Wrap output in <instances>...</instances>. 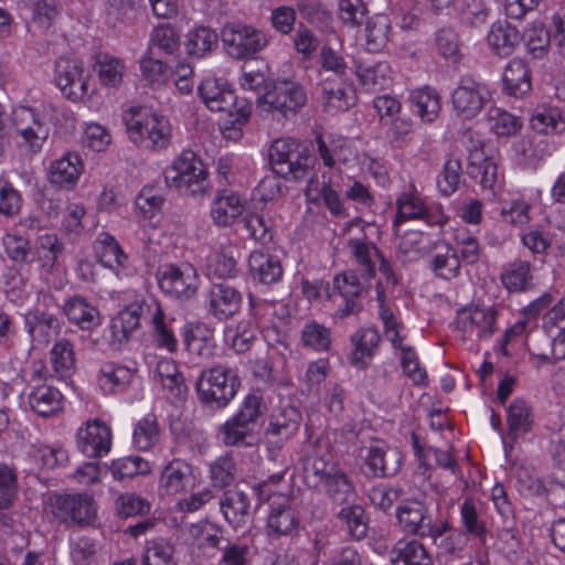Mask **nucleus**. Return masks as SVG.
Wrapping results in <instances>:
<instances>
[{
  "instance_id": "1",
  "label": "nucleus",
  "mask_w": 565,
  "mask_h": 565,
  "mask_svg": "<svg viewBox=\"0 0 565 565\" xmlns=\"http://www.w3.org/2000/svg\"><path fill=\"white\" fill-rule=\"evenodd\" d=\"M269 160L276 174L294 181L303 179L316 163L309 146L290 137L273 141Z\"/></svg>"
},
{
  "instance_id": "2",
  "label": "nucleus",
  "mask_w": 565,
  "mask_h": 565,
  "mask_svg": "<svg viewBox=\"0 0 565 565\" xmlns=\"http://www.w3.org/2000/svg\"><path fill=\"white\" fill-rule=\"evenodd\" d=\"M241 385L234 370L223 364L202 370L195 382L199 401L212 408H224L237 394Z\"/></svg>"
},
{
  "instance_id": "3",
  "label": "nucleus",
  "mask_w": 565,
  "mask_h": 565,
  "mask_svg": "<svg viewBox=\"0 0 565 565\" xmlns=\"http://www.w3.org/2000/svg\"><path fill=\"white\" fill-rule=\"evenodd\" d=\"M129 139L139 146L161 150L171 141V126L163 116L132 108L124 115Z\"/></svg>"
},
{
  "instance_id": "4",
  "label": "nucleus",
  "mask_w": 565,
  "mask_h": 565,
  "mask_svg": "<svg viewBox=\"0 0 565 565\" xmlns=\"http://www.w3.org/2000/svg\"><path fill=\"white\" fill-rule=\"evenodd\" d=\"M168 186L175 188L184 195H204L209 189L207 171L199 156L192 150H184L166 170Z\"/></svg>"
},
{
  "instance_id": "5",
  "label": "nucleus",
  "mask_w": 565,
  "mask_h": 565,
  "mask_svg": "<svg viewBox=\"0 0 565 565\" xmlns=\"http://www.w3.org/2000/svg\"><path fill=\"white\" fill-rule=\"evenodd\" d=\"M307 103L303 86L295 81L279 79L266 85L259 106L278 120L295 117Z\"/></svg>"
},
{
  "instance_id": "6",
  "label": "nucleus",
  "mask_w": 565,
  "mask_h": 565,
  "mask_svg": "<svg viewBox=\"0 0 565 565\" xmlns=\"http://www.w3.org/2000/svg\"><path fill=\"white\" fill-rule=\"evenodd\" d=\"M221 39L227 55L235 60L259 53L269 42L264 31L241 22L226 23L222 28Z\"/></svg>"
},
{
  "instance_id": "7",
  "label": "nucleus",
  "mask_w": 565,
  "mask_h": 565,
  "mask_svg": "<svg viewBox=\"0 0 565 565\" xmlns=\"http://www.w3.org/2000/svg\"><path fill=\"white\" fill-rule=\"evenodd\" d=\"M498 310L494 306H470L457 311L456 326L465 341H482L497 331Z\"/></svg>"
},
{
  "instance_id": "8",
  "label": "nucleus",
  "mask_w": 565,
  "mask_h": 565,
  "mask_svg": "<svg viewBox=\"0 0 565 565\" xmlns=\"http://www.w3.org/2000/svg\"><path fill=\"white\" fill-rule=\"evenodd\" d=\"M49 505L53 516L68 525H86L96 516L94 499L88 494H52Z\"/></svg>"
},
{
  "instance_id": "9",
  "label": "nucleus",
  "mask_w": 565,
  "mask_h": 565,
  "mask_svg": "<svg viewBox=\"0 0 565 565\" xmlns=\"http://www.w3.org/2000/svg\"><path fill=\"white\" fill-rule=\"evenodd\" d=\"M158 286L162 292L175 299H190L198 290V276L188 263L166 264L157 271Z\"/></svg>"
},
{
  "instance_id": "10",
  "label": "nucleus",
  "mask_w": 565,
  "mask_h": 565,
  "mask_svg": "<svg viewBox=\"0 0 565 565\" xmlns=\"http://www.w3.org/2000/svg\"><path fill=\"white\" fill-rule=\"evenodd\" d=\"M363 472L369 478H391L397 475L403 462V455L396 447L384 441L365 447Z\"/></svg>"
},
{
  "instance_id": "11",
  "label": "nucleus",
  "mask_w": 565,
  "mask_h": 565,
  "mask_svg": "<svg viewBox=\"0 0 565 565\" xmlns=\"http://www.w3.org/2000/svg\"><path fill=\"white\" fill-rule=\"evenodd\" d=\"M490 102L486 85L471 77H462L451 94V103L457 115L463 119L476 117Z\"/></svg>"
},
{
  "instance_id": "12",
  "label": "nucleus",
  "mask_w": 565,
  "mask_h": 565,
  "mask_svg": "<svg viewBox=\"0 0 565 565\" xmlns=\"http://www.w3.org/2000/svg\"><path fill=\"white\" fill-rule=\"evenodd\" d=\"M54 79L63 94L73 102L87 95L88 86L84 63L77 57L62 56L55 62Z\"/></svg>"
},
{
  "instance_id": "13",
  "label": "nucleus",
  "mask_w": 565,
  "mask_h": 565,
  "mask_svg": "<svg viewBox=\"0 0 565 565\" xmlns=\"http://www.w3.org/2000/svg\"><path fill=\"white\" fill-rule=\"evenodd\" d=\"M111 438V430L105 423L87 420L77 430V448L88 458H102L110 451Z\"/></svg>"
},
{
  "instance_id": "14",
  "label": "nucleus",
  "mask_w": 565,
  "mask_h": 565,
  "mask_svg": "<svg viewBox=\"0 0 565 565\" xmlns=\"http://www.w3.org/2000/svg\"><path fill=\"white\" fill-rule=\"evenodd\" d=\"M396 518L404 532L426 539L436 524L429 508L419 500H405L396 508Z\"/></svg>"
},
{
  "instance_id": "15",
  "label": "nucleus",
  "mask_w": 565,
  "mask_h": 565,
  "mask_svg": "<svg viewBox=\"0 0 565 565\" xmlns=\"http://www.w3.org/2000/svg\"><path fill=\"white\" fill-rule=\"evenodd\" d=\"M507 435L502 436L505 452L512 450L519 438L532 431L535 424L533 407L525 399H513L507 409Z\"/></svg>"
},
{
  "instance_id": "16",
  "label": "nucleus",
  "mask_w": 565,
  "mask_h": 565,
  "mask_svg": "<svg viewBox=\"0 0 565 565\" xmlns=\"http://www.w3.org/2000/svg\"><path fill=\"white\" fill-rule=\"evenodd\" d=\"M13 124L17 134L23 139L21 145L29 147L32 152L39 151L49 135L40 114L33 108L20 107L13 113Z\"/></svg>"
},
{
  "instance_id": "17",
  "label": "nucleus",
  "mask_w": 565,
  "mask_h": 565,
  "mask_svg": "<svg viewBox=\"0 0 565 565\" xmlns=\"http://www.w3.org/2000/svg\"><path fill=\"white\" fill-rule=\"evenodd\" d=\"M321 93V105L326 113L335 115L347 111L355 104L352 86L345 78L329 79L318 83Z\"/></svg>"
},
{
  "instance_id": "18",
  "label": "nucleus",
  "mask_w": 565,
  "mask_h": 565,
  "mask_svg": "<svg viewBox=\"0 0 565 565\" xmlns=\"http://www.w3.org/2000/svg\"><path fill=\"white\" fill-rule=\"evenodd\" d=\"M241 303V292L227 284H215L205 294L206 309L218 320L234 316L239 310Z\"/></svg>"
},
{
  "instance_id": "19",
  "label": "nucleus",
  "mask_w": 565,
  "mask_h": 565,
  "mask_svg": "<svg viewBox=\"0 0 565 565\" xmlns=\"http://www.w3.org/2000/svg\"><path fill=\"white\" fill-rule=\"evenodd\" d=\"M300 412L292 405L280 406L274 411L265 434L270 444L280 447L299 428Z\"/></svg>"
},
{
  "instance_id": "20",
  "label": "nucleus",
  "mask_w": 565,
  "mask_h": 565,
  "mask_svg": "<svg viewBox=\"0 0 565 565\" xmlns=\"http://www.w3.org/2000/svg\"><path fill=\"white\" fill-rule=\"evenodd\" d=\"M277 505L271 504L266 521V532L270 537L292 536L298 533L299 520L290 508V498L286 494L278 495Z\"/></svg>"
},
{
  "instance_id": "21",
  "label": "nucleus",
  "mask_w": 565,
  "mask_h": 565,
  "mask_svg": "<svg viewBox=\"0 0 565 565\" xmlns=\"http://www.w3.org/2000/svg\"><path fill=\"white\" fill-rule=\"evenodd\" d=\"M154 307L151 301H135L125 307L118 316L113 319L110 330L114 339L118 342L127 341L129 335L139 328L141 319H150Z\"/></svg>"
},
{
  "instance_id": "22",
  "label": "nucleus",
  "mask_w": 565,
  "mask_h": 565,
  "mask_svg": "<svg viewBox=\"0 0 565 565\" xmlns=\"http://www.w3.org/2000/svg\"><path fill=\"white\" fill-rule=\"evenodd\" d=\"M83 169L84 166L79 154L68 152L51 162L47 178L52 184L71 190L76 185Z\"/></svg>"
},
{
  "instance_id": "23",
  "label": "nucleus",
  "mask_w": 565,
  "mask_h": 565,
  "mask_svg": "<svg viewBox=\"0 0 565 565\" xmlns=\"http://www.w3.org/2000/svg\"><path fill=\"white\" fill-rule=\"evenodd\" d=\"M467 173L482 189L494 190L498 182V164L493 157L486 154L483 146L475 147L469 152Z\"/></svg>"
},
{
  "instance_id": "24",
  "label": "nucleus",
  "mask_w": 565,
  "mask_h": 565,
  "mask_svg": "<svg viewBox=\"0 0 565 565\" xmlns=\"http://www.w3.org/2000/svg\"><path fill=\"white\" fill-rule=\"evenodd\" d=\"M355 72L362 87L370 93L387 89L393 82L392 68L385 61L375 63L356 61Z\"/></svg>"
},
{
  "instance_id": "25",
  "label": "nucleus",
  "mask_w": 565,
  "mask_h": 565,
  "mask_svg": "<svg viewBox=\"0 0 565 565\" xmlns=\"http://www.w3.org/2000/svg\"><path fill=\"white\" fill-rule=\"evenodd\" d=\"M220 508L230 524L235 527L242 526L249 519V494L238 487L226 490L220 499Z\"/></svg>"
},
{
  "instance_id": "26",
  "label": "nucleus",
  "mask_w": 565,
  "mask_h": 565,
  "mask_svg": "<svg viewBox=\"0 0 565 565\" xmlns=\"http://www.w3.org/2000/svg\"><path fill=\"white\" fill-rule=\"evenodd\" d=\"M192 468L182 460H172L161 471L159 480L160 495H174L185 491L192 484Z\"/></svg>"
},
{
  "instance_id": "27",
  "label": "nucleus",
  "mask_w": 565,
  "mask_h": 565,
  "mask_svg": "<svg viewBox=\"0 0 565 565\" xmlns=\"http://www.w3.org/2000/svg\"><path fill=\"white\" fill-rule=\"evenodd\" d=\"M28 404L32 412L41 417L53 416L63 409V395L54 386L41 384L31 387Z\"/></svg>"
},
{
  "instance_id": "28",
  "label": "nucleus",
  "mask_w": 565,
  "mask_h": 565,
  "mask_svg": "<svg viewBox=\"0 0 565 565\" xmlns=\"http://www.w3.org/2000/svg\"><path fill=\"white\" fill-rule=\"evenodd\" d=\"M248 271L254 280L263 285L278 282L284 274L280 260L262 250H254L249 255Z\"/></svg>"
},
{
  "instance_id": "29",
  "label": "nucleus",
  "mask_w": 565,
  "mask_h": 565,
  "mask_svg": "<svg viewBox=\"0 0 565 565\" xmlns=\"http://www.w3.org/2000/svg\"><path fill=\"white\" fill-rule=\"evenodd\" d=\"M205 106L212 111H224L233 106L234 92L221 78H205L198 88Z\"/></svg>"
},
{
  "instance_id": "30",
  "label": "nucleus",
  "mask_w": 565,
  "mask_h": 565,
  "mask_svg": "<svg viewBox=\"0 0 565 565\" xmlns=\"http://www.w3.org/2000/svg\"><path fill=\"white\" fill-rule=\"evenodd\" d=\"M63 311L70 322L82 330L92 331L100 324L99 310L83 296L71 297L64 303Z\"/></svg>"
},
{
  "instance_id": "31",
  "label": "nucleus",
  "mask_w": 565,
  "mask_h": 565,
  "mask_svg": "<svg viewBox=\"0 0 565 565\" xmlns=\"http://www.w3.org/2000/svg\"><path fill=\"white\" fill-rule=\"evenodd\" d=\"M351 341L354 350L349 355L350 363L360 370L369 366V361L375 354L380 344L381 335L375 328H365L358 330L352 337Z\"/></svg>"
},
{
  "instance_id": "32",
  "label": "nucleus",
  "mask_w": 565,
  "mask_h": 565,
  "mask_svg": "<svg viewBox=\"0 0 565 565\" xmlns=\"http://www.w3.org/2000/svg\"><path fill=\"white\" fill-rule=\"evenodd\" d=\"M500 281L509 292H523L533 287L532 265L527 260L514 259L503 266Z\"/></svg>"
},
{
  "instance_id": "33",
  "label": "nucleus",
  "mask_w": 565,
  "mask_h": 565,
  "mask_svg": "<svg viewBox=\"0 0 565 565\" xmlns=\"http://www.w3.org/2000/svg\"><path fill=\"white\" fill-rule=\"evenodd\" d=\"M532 88L531 72L521 58L509 62L503 72V90L514 97H523Z\"/></svg>"
},
{
  "instance_id": "34",
  "label": "nucleus",
  "mask_w": 565,
  "mask_h": 565,
  "mask_svg": "<svg viewBox=\"0 0 565 565\" xmlns=\"http://www.w3.org/2000/svg\"><path fill=\"white\" fill-rule=\"evenodd\" d=\"M411 218H423L430 225L443 226L447 223L448 217L440 212H434L423 205L420 200L416 198L405 196L397 201V215L394 225Z\"/></svg>"
},
{
  "instance_id": "35",
  "label": "nucleus",
  "mask_w": 565,
  "mask_h": 565,
  "mask_svg": "<svg viewBox=\"0 0 565 565\" xmlns=\"http://www.w3.org/2000/svg\"><path fill=\"white\" fill-rule=\"evenodd\" d=\"M487 40L497 55L508 57L514 52L522 38L515 26L508 22H497L492 24Z\"/></svg>"
},
{
  "instance_id": "36",
  "label": "nucleus",
  "mask_w": 565,
  "mask_h": 565,
  "mask_svg": "<svg viewBox=\"0 0 565 565\" xmlns=\"http://www.w3.org/2000/svg\"><path fill=\"white\" fill-rule=\"evenodd\" d=\"M306 195L310 201L323 200L324 205L333 216H348L347 209L340 198V193L333 188L331 181L320 182L318 179L311 178L306 189Z\"/></svg>"
},
{
  "instance_id": "37",
  "label": "nucleus",
  "mask_w": 565,
  "mask_h": 565,
  "mask_svg": "<svg viewBox=\"0 0 565 565\" xmlns=\"http://www.w3.org/2000/svg\"><path fill=\"white\" fill-rule=\"evenodd\" d=\"M348 246L359 266L361 277L365 282H370L376 275L375 263L383 254L374 244L358 238L349 239Z\"/></svg>"
},
{
  "instance_id": "38",
  "label": "nucleus",
  "mask_w": 565,
  "mask_h": 565,
  "mask_svg": "<svg viewBox=\"0 0 565 565\" xmlns=\"http://www.w3.org/2000/svg\"><path fill=\"white\" fill-rule=\"evenodd\" d=\"M94 252L98 262L107 268H125L128 256L124 253L116 238L108 233H100L95 243Z\"/></svg>"
},
{
  "instance_id": "39",
  "label": "nucleus",
  "mask_w": 565,
  "mask_h": 565,
  "mask_svg": "<svg viewBox=\"0 0 565 565\" xmlns=\"http://www.w3.org/2000/svg\"><path fill=\"white\" fill-rule=\"evenodd\" d=\"M392 565H433L425 546L416 540H399L391 552Z\"/></svg>"
},
{
  "instance_id": "40",
  "label": "nucleus",
  "mask_w": 565,
  "mask_h": 565,
  "mask_svg": "<svg viewBox=\"0 0 565 565\" xmlns=\"http://www.w3.org/2000/svg\"><path fill=\"white\" fill-rule=\"evenodd\" d=\"M243 211L244 204L239 195L223 191L213 200L211 216L216 225L228 226L242 215Z\"/></svg>"
},
{
  "instance_id": "41",
  "label": "nucleus",
  "mask_w": 565,
  "mask_h": 565,
  "mask_svg": "<svg viewBox=\"0 0 565 565\" xmlns=\"http://www.w3.org/2000/svg\"><path fill=\"white\" fill-rule=\"evenodd\" d=\"M426 539L433 541L440 555H449L462 550V534L452 530L449 522L444 519H436V524Z\"/></svg>"
},
{
  "instance_id": "42",
  "label": "nucleus",
  "mask_w": 565,
  "mask_h": 565,
  "mask_svg": "<svg viewBox=\"0 0 565 565\" xmlns=\"http://www.w3.org/2000/svg\"><path fill=\"white\" fill-rule=\"evenodd\" d=\"M439 252L433 257L430 267L443 279H452L459 275L460 259L457 249L445 242L434 245Z\"/></svg>"
},
{
  "instance_id": "43",
  "label": "nucleus",
  "mask_w": 565,
  "mask_h": 565,
  "mask_svg": "<svg viewBox=\"0 0 565 565\" xmlns=\"http://www.w3.org/2000/svg\"><path fill=\"white\" fill-rule=\"evenodd\" d=\"M218 43L217 33L207 26H199L190 30L184 43L185 51L190 56L201 58L211 53Z\"/></svg>"
},
{
  "instance_id": "44",
  "label": "nucleus",
  "mask_w": 565,
  "mask_h": 565,
  "mask_svg": "<svg viewBox=\"0 0 565 565\" xmlns=\"http://www.w3.org/2000/svg\"><path fill=\"white\" fill-rule=\"evenodd\" d=\"M25 328L33 341L47 343L57 333L60 322L56 317L46 312H34L25 317Z\"/></svg>"
},
{
  "instance_id": "45",
  "label": "nucleus",
  "mask_w": 565,
  "mask_h": 565,
  "mask_svg": "<svg viewBox=\"0 0 565 565\" xmlns=\"http://www.w3.org/2000/svg\"><path fill=\"white\" fill-rule=\"evenodd\" d=\"M460 518L466 533L477 539L480 544L486 545L490 531L481 512L478 511L471 499H466L461 503Z\"/></svg>"
},
{
  "instance_id": "46",
  "label": "nucleus",
  "mask_w": 565,
  "mask_h": 565,
  "mask_svg": "<svg viewBox=\"0 0 565 565\" xmlns=\"http://www.w3.org/2000/svg\"><path fill=\"white\" fill-rule=\"evenodd\" d=\"M327 495L337 504H344L354 497V486L348 475L341 470H331V475L321 483Z\"/></svg>"
},
{
  "instance_id": "47",
  "label": "nucleus",
  "mask_w": 565,
  "mask_h": 565,
  "mask_svg": "<svg viewBox=\"0 0 565 565\" xmlns=\"http://www.w3.org/2000/svg\"><path fill=\"white\" fill-rule=\"evenodd\" d=\"M338 519L347 526L348 534L355 541H361L367 535L369 525L365 510L360 504H351L342 508Z\"/></svg>"
},
{
  "instance_id": "48",
  "label": "nucleus",
  "mask_w": 565,
  "mask_h": 565,
  "mask_svg": "<svg viewBox=\"0 0 565 565\" xmlns=\"http://www.w3.org/2000/svg\"><path fill=\"white\" fill-rule=\"evenodd\" d=\"M132 438L135 446L139 450H149L152 448L160 438V427L157 415L149 413L140 419L135 426Z\"/></svg>"
},
{
  "instance_id": "49",
  "label": "nucleus",
  "mask_w": 565,
  "mask_h": 565,
  "mask_svg": "<svg viewBox=\"0 0 565 565\" xmlns=\"http://www.w3.org/2000/svg\"><path fill=\"white\" fill-rule=\"evenodd\" d=\"M151 307H154L149 321L153 327V334L159 347L167 349L169 352H175L178 341L171 328L164 322V312L156 300H151Z\"/></svg>"
},
{
  "instance_id": "50",
  "label": "nucleus",
  "mask_w": 565,
  "mask_h": 565,
  "mask_svg": "<svg viewBox=\"0 0 565 565\" xmlns=\"http://www.w3.org/2000/svg\"><path fill=\"white\" fill-rule=\"evenodd\" d=\"M180 49V38L174 28L170 24H161L153 29L150 36L149 54L154 50L166 54L174 55Z\"/></svg>"
},
{
  "instance_id": "51",
  "label": "nucleus",
  "mask_w": 565,
  "mask_h": 565,
  "mask_svg": "<svg viewBox=\"0 0 565 565\" xmlns=\"http://www.w3.org/2000/svg\"><path fill=\"white\" fill-rule=\"evenodd\" d=\"M184 344L186 350L203 360H210L215 354V341L209 332L200 327L185 332Z\"/></svg>"
},
{
  "instance_id": "52",
  "label": "nucleus",
  "mask_w": 565,
  "mask_h": 565,
  "mask_svg": "<svg viewBox=\"0 0 565 565\" xmlns=\"http://www.w3.org/2000/svg\"><path fill=\"white\" fill-rule=\"evenodd\" d=\"M142 565H177L174 546L163 539L148 541L142 556Z\"/></svg>"
},
{
  "instance_id": "53",
  "label": "nucleus",
  "mask_w": 565,
  "mask_h": 565,
  "mask_svg": "<svg viewBox=\"0 0 565 565\" xmlns=\"http://www.w3.org/2000/svg\"><path fill=\"white\" fill-rule=\"evenodd\" d=\"M533 130L540 134H557L565 130V119L555 108L536 109L530 119Z\"/></svg>"
},
{
  "instance_id": "54",
  "label": "nucleus",
  "mask_w": 565,
  "mask_h": 565,
  "mask_svg": "<svg viewBox=\"0 0 565 565\" xmlns=\"http://www.w3.org/2000/svg\"><path fill=\"white\" fill-rule=\"evenodd\" d=\"M301 343L318 352H327L331 347V332L326 326L310 321L301 330Z\"/></svg>"
},
{
  "instance_id": "55",
  "label": "nucleus",
  "mask_w": 565,
  "mask_h": 565,
  "mask_svg": "<svg viewBox=\"0 0 565 565\" xmlns=\"http://www.w3.org/2000/svg\"><path fill=\"white\" fill-rule=\"evenodd\" d=\"M412 102L424 121L431 122L440 111V99L436 89L425 87L412 94Z\"/></svg>"
},
{
  "instance_id": "56",
  "label": "nucleus",
  "mask_w": 565,
  "mask_h": 565,
  "mask_svg": "<svg viewBox=\"0 0 565 565\" xmlns=\"http://www.w3.org/2000/svg\"><path fill=\"white\" fill-rule=\"evenodd\" d=\"M53 369L61 376L68 375L75 369L74 345L67 339H60L51 350Z\"/></svg>"
},
{
  "instance_id": "57",
  "label": "nucleus",
  "mask_w": 565,
  "mask_h": 565,
  "mask_svg": "<svg viewBox=\"0 0 565 565\" xmlns=\"http://www.w3.org/2000/svg\"><path fill=\"white\" fill-rule=\"evenodd\" d=\"M236 472V463L230 454L216 458L210 465L212 484L220 489L228 487L235 480Z\"/></svg>"
},
{
  "instance_id": "58",
  "label": "nucleus",
  "mask_w": 565,
  "mask_h": 565,
  "mask_svg": "<svg viewBox=\"0 0 565 565\" xmlns=\"http://www.w3.org/2000/svg\"><path fill=\"white\" fill-rule=\"evenodd\" d=\"M455 12L463 24L471 28L483 24L488 17V10L482 0H456Z\"/></svg>"
},
{
  "instance_id": "59",
  "label": "nucleus",
  "mask_w": 565,
  "mask_h": 565,
  "mask_svg": "<svg viewBox=\"0 0 565 565\" xmlns=\"http://www.w3.org/2000/svg\"><path fill=\"white\" fill-rule=\"evenodd\" d=\"M390 21L387 17H374L366 23V49L370 52H379L388 42Z\"/></svg>"
},
{
  "instance_id": "60",
  "label": "nucleus",
  "mask_w": 565,
  "mask_h": 565,
  "mask_svg": "<svg viewBox=\"0 0 565 565\" xmlns=\"http://www.w3.org/2000/svg\"><path fill=\"white\" fill-rule=\"evenodd\" d=\"M461 162L457 158L449 157L444 163L443 171L437 178L439 192L449 196L458 190L461 178Z\"/></svg>"
},
{
  "instance_id": "61",
  "label": "nucleus",
  "mask_w": 565,
  "mask_h": 565,
  "mask_svg": "<svg viewBox=\"0 0 565 565\" xmlns=\"http://www.w3.org/2000/svg\"><path fill=\"white\" fill-rule=\"evenodd\" d=\"M64 250V245L55 234H46L39 238L38 255L42 266L52 270Z\"/></svg>"
},
{
  "instance_id": "62",
  "label": "nucleus",
  "mask_w": 565,
  "mask_h": 565,
  "mask_svg": "<svg viewBox=\"0 0 565 565\" xmlns=\"http://www.w3.org/2000/svg\"><path fill=\"white\" fill-rule=\"evenodd\" d=\"M244 226L249 236L260 244L273 241V222L259 213H249L244 217Z\"/></svg>"
},
{
  "instance_id": "63",
  "label": "nucleus",
  "mask_w": 565,
  "mask_h": 565,
  "mask_svg": "<svg viewBox=\"0 0 565 565\" xmlns=\"http://www.w3.org/2000/svg\"><path fill=\"white\" fill-rule=\"evenodd\" d=\"M115 505L117 514L122 519L143 515L150 511V503L131 492L119 495L116 499Z\"/></svg>"
},
{
  "instance_id": "64",
  "label": "nucleus",
  "mask_w": 565,
  "mask_h": 565,
  "mask_svg": "<svg viewBox=\"0 0 565 565\" xmlns=\"http://www.w3.org/2000/svg\"><path fill=\"white\" fill-rule=\"evenodd\" d=\"M122 64L119 60L103 55L96 62V71L103 85L116 87L122 81Z\"/></svg>"
}]
</instances>
